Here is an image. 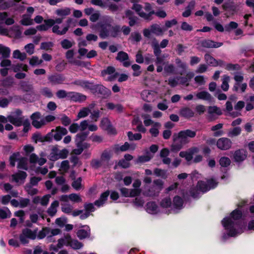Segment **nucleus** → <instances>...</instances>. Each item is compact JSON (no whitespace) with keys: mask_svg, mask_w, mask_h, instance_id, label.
<instances>
[{"mask_svg":"<svg viewBox=\"0 0 254 254\" xmlns=\"http://www.w3.org/2000/svg\"><path fill=\"white\" fill-rule=\"evenodd\" d=\"M161 127V125L158 122H155L152 127L149 130L150 133L153 136H157L159 133V129Z\"/></svg>","mask_w":254,"mask_h":254,"instance_id":"46","label":"nucleus"},{"mask_svg":"<svg viewBox=\"0 0 254 254\" xmlns=\"http://www.w3.org/2000/svg\"><path fill=\"white\" fill-rule=\"evenodd\" d=\"M86 99V96L81 93L75 92H68V100L74 102H82L85 101Z\"/></svg>","mask_w":254,"mask_h":254,"instance_id":"17","label":"nucleus"},{"mask_svg":"<svg viewBox=\"0 0 254 254\" xmlns=\"http://www.w3.org/2000/svg\"><path fill=\"white\" fill-rule=\"evenodd\" d=\"M72 249L74 250H78L81 248L83 247V244L79 242L76 239H73L71 238V241L70 242L69 246Z\"/></svg>","mask_w":254,"mask_h":254,"instance_id":"48","label":"nucleus"},{"mask_svg":"<svg viewBox=\"0 0 254 254\" xmlns=\"http://www.w3.org/2000/svg\"><path fill=\"white\" fill-rule=\"evenodd\" d=\"M48 79L53 84H62L64 80V78L60 74H54L50 76Z\"/></svg>","mask_w":254,"mask_h":254,"instance_id":"31","label":"nucleus"},{"mask_svg":"<svg viewBox=\"0 0 254 254\" xmlns=\"http://www.w3.org/2000/svg\"><path fill=\"white\" fill-rule=\"evenodd\" d=\"M95 104L94 103H91L88 107L83 108L79 112L77 115L78 119L83 118L87 117L91 112L93 109L94 108Z\"/></svg>","mask_w":254,"mask_h":254,"instance_id":"21","label":"nucleus"},{"mask_svg":"<svg viewBox=\"0 0 254 254\" xmlns=\"http://www.w3.org/2000/svg\"><path fill=\"white\" fill-rule=\"evenodd\" d=\"M241 132V128L240 127H236L229 130L228 132V136L230 137H233L239 135Z\"/></svg>","mask_w":254,"mask_h":254,"instance_id":"55","label":"nucleus"},{"mask_svg":"<svg viewBox=\"0 0 254 254\" xmlns=\"http://www.w3.org/2000/svg\"><path fill=\"white\" fill-rule=\"evenodd\" d=\"M196 98L199 100H202L206 101H211L212 96L209 93L205 91H201L197 92L195 94Z\"/></svg>","mask_w":254,"mask_h":254,"instance_id":"25","label":"nucleus"},{"mask_svg":"<svg viewBox=\"0 0 254 254\" xmlns=\"http://www.w3.org/2000/svg\"><path fill=\"white\" fill-rule=\"evenodd\" d=\"M163 187V182L160 180H156L148 190L143 192V195L147 196H153L157 195Z\"/></svg>","mask_w":254,"mask_h":254,"instance_id":"5","label":"nucleus"},{"mask_svg":"<svg viewBox=\"0 0 254 254\" xmlns=\"http://www.w3.org/2000/svg\"><path fill=\"white\" fill-rule=\"evenodd\" d=\"M56 13L57 15L61 17L59 18H62L63 21L66 16L68 15L70 13V9L67 7L59 8L56 10Z\"/></svg>","mask_w":254,"mask_h":254,"instance_id":"35","label":"nucleus"},{"mask_svg":"<svg viewBox=\"0 0 254 254\" xmlns=\"http://www.w3.org/2000/svg\"><path fill=\"white\" fill-rule=\"evenodd\" d=\"M60 27L58 25H54L52 28L53 32L57 34L58 35L64 34L68 29V26L64 27L62 30H60Z\"/></svg>","mask_w":254,"mask_h":254,"instance_id":"51","label":"nucleus"},{"mask_svg":"<svg viewBox=\"0 0 254 254\" xmlns=\"http://www.w3.org/2000/svg\"><path fill=\"white\" fill-rule=\"evenodd\" d=\"M230 80V77L226 75L222 77V83L221 84V88L223 90L226 91L229 89V82Z\"/></svg>","mask_w":254,"mask_h":254,"instance_id":"44","label":"nucleus"},{"mask_svg":"<svg viewBox=\"0 0 254 254\" xmlns=\"http://www.w3.org/2000/svg\"><path fill=\"white\" fill-rule=\"evenodd\" d=\"M20 153L19 152H16L12 154L9 158L10 164L11 166L13 167L15 165V162L16 161L19 162V159H20Z\"/></svg>","mask_w":254,"mask_h":254,"instance_id":"53","label":"nucleus"},{"mask_svg":"<svg viewBox=\"0 0 254 254\" xmlns=\"http://www.w3.org/2000/svg\"><path fill=\"white\" fill-rule=\"evenodd\" d=\"M87 136V134L85 133H78L76 135L75 142L76 143L77 147L80 146V144L83 141H84Z\"/></svg>","mask_w":254,"mask_h":254,"instance_id":"50","label":"nucleus"},{"mask_svg":"<svg viewBox=\"0 0 254 254\" xmlns=\"http://www.w3.org/2000/svg\"><path fill=\"white\" fill-rule=\"evenodd\" d=\"M27 177V174L25 172L20 171L17 173L13 174L12 176L13 181L16 183L21 184L24 183V180Z\"/></svg>","mask_w":254,"mask_h":254,"instance_id":"24","label":"nucleus"},{"mask_svg":"<svg viewBox=\"0 0 254 254\" xmlns=\"http://www.w3.org/2000/svg\"><path fill=\"white\" fill-rule=\"evenodd\" d=\"M217 147L223 150L230 149L232 146V141L226 137H222L218 139L216 142Z\"/></svg>","mask_w":254,"mask_h":254,"instance_id":"12","label":"nucleus"},{"mask_svg":"<svg viewBox=\"0 0 254 254\" xmlns=\"http://www.w3.org/2000/svg\"><path fill=\"white\" fill-rule=\"evenodd\" d=\"M62 22V18H56L55 20L48 19L44 20V23L37 26L36 28L40 31H46L55 23L60 24Z\"/></svg>","mask_w":254,"mask_h":254,"instance_id":"9","label":"nucleus"},{"mask_svg":"<svg viewBox=\"0 0 254 254\" xmlns=\"http://www.w3.org/2000/svg\"><path fill=\"white\" fill-rule=\"evenodd\" d=\"M122 195L126 197H133L139 195V191L136 189H129L126 188H122L120 189Z\"/></svg>","mask_w":254,"mask_h":254,"instance_id":"16","label":"nucleus"},{"mask_svg":"<svg viewBox=\"0 0 254 254\" xmlns=\"http://www.w3.org/2000/svg\"><path fill=\"white\" fill-rule=\"evenodd\" d=\"M59 202L57 200L53 201L48 209V213L49 215L53 216L57 211V207L59 206Z\"/></svg>","mask_w":254,"mask_h":254,"instance_id":"41","label":"nucleus"},{"mask_svg":"<svg viewBox=\"0 0 254 254\" xmlns=\"http://www.w3.org/2000/svg\"><path fill=\"white\" fill-rule=\"evenodd\" d=\"M37 236V232L25 228L22 230L19 236V239L22 244L25 245L29 243V239L34 240Z\"/></svg>","mask_w":254,"mask_h":254,"instance_id":"7","label":"nucleus"},{"mask_svg":"<svg viewBox=\"0 0 254 254\" xmlns=\"http://www.w3.org/2000/svg\"><path fill=\"white\" fill-rule=\"evenodd\" d=\"M13 57L23 61L26 58V55L24 53H21L19 50H16L13 51Z\"/></svg>","mask_w":254,"mask_h":254,"instance_id":"56","label":"nucleus"},{"mask_svg":"<svg viewBox=\"0 0 254 254\" xmlns=\"http://www.w3.org/2000/svg\"><path fill=\"white\" fill-rule=\"evenodd\" d=\"M67 133V130L65 128L58 127H56L55 133L54 134V138L57 141L62 139L63 136Z\"/></svg>","mask_w":254,"mask_h":254,"instance_id":"22","label":"nucleus"},{"mask_svg":"<svg viewBox=\"0 0 254 254\" xmlns=\"http://www.w3.org/2000/svg\"><path fill=\"white\" fill-rule=\"evenodd\" d=\"M84 213L82 214L80 218L81 219H85L87 218L90 214L91 212L94 211L95 208L92 203H86L84 204Z\"/></svg>","mask_w":254,"mask_h":254,"instance_id":"23","label":"nucleus"},{"mask_svg":"<svg viewBox=\"0 0 254 254\" xmlns=\"http://www.w3.org/2000/svg\"><path fill=\"white\" fill-rule=\"evenodd\" d=\"M10 53V50L9 48L0 44V54H1L3 57H8L9 56Z\"/></svg>","mask_w":254,"mask_h":254,"instance_id":"64","label":"nucleus"},{"mask_svg":"<svg viewBox=\"0 0 254 254\" xmlns=\"http://www.w3.org/2000/svg\"><path fill=\"white\" fill-rule=\"evenodd\" d=\"M138 0H131V2L133 3L132 8L134 9L138 14L141 17L145 19H150V17L152 13L151 12V6L149 4H146L144 8V11L141 5L136 3Z\"/></svg>","mask_w":254,"mask_h":254,"instance_id":"4","label":"nucleus"},{"mask_svg":"<svg viewBox=\"0 0 254 254\" xmlns=\"http://www.w3.org/2000/svg\"><path fill=\"white\" fill-rule=\"evenodd\" d=\"M14 23V20L12 17L9 16L8 13L6 12H0V34L2 35H8V29L2 26L3 24L11 25Z\"/></svg>","mask_w":254,"mask_h":254,"instance_id":"3","label":"nucleus"},{"mask_svg":"<svg viewBox=\"0 0 254 254\" xmlns=\"http://www.w3.org/2000/svg\"><path fill=\"white\" fill-rule=\"evenodd\" d=\"M207 118L212 121L216 120L218 116L222 114L221 109L217 106H209L207 109Z\"/></svg>","mask_w":254,"mask_h":254,"instance_id":"10","label":"nucleus"},{"mask_svg":"<svg viewBox=\"0 0 254 254\" xmlns=\"http://www.w3.org/2000/svg\"><path fill=\"white\" fill-rule=\"evenodd\" d=\"M204 58L206 62L210 65L216 66L219 65H222L223 62L222 61H216L210 54H205L204 56Z\"/></svg>","mask_w":254,"mask_h":254,"instance_id":"28","label":"nucleus"},{"mask_svg":"<svg viewBox=\"0 0 254 254\" xmlns=\"http://www.w3.org/2000/svg\"><path fill=\"white\" fill-rule=\"evenodd\" d=\"M150 27L152 33L158 36L163 35L164 32V30L161 27V26L157 24H154L152 25Z\"/></svg>","mask_w":254,"mask_h":254,"instance_id":"42","label":"nucleus"},{"mask_svg":"<svg viewBox=\"0 0 254 254\" xmlns=\"http://www.w3.org/2000/svg\"><path fill=\"white\" fill-rule=\"evenodd\" d=\"M226 110L229 112L230 115L233 117H236L240 115L239 112L236 111L235 112H231L233 110V105L230 101H228L226 103Z\"/></svg>","mask_w":254,"mask_h":254,"instance_id":"45","label":"nucleus"},{"mask_svg":"<svg viewBox=\"0 0 254 254\" xmlns=\"http://www.w3.org/2000/svg\"><path fill=\"white\" fill-rule=\"evenodd\" d=\"M32 125L36 128H40L45 124V121L40 119V114L35 112L31 116Z\"/></svg>","mask_w":254,"mask_h":254,"instance_id":"15","label":"nucleus"},{"mask_svg":"<svg viewBox=\"0 0 254 254\" xmlns=\"http://www.w3.org/2000/svg\"><path fill=\"white\" fill-rule=\"evenodd\" d=\"M11 213L9 209L6 207L0 208V218L5 219L10 217Z\"/></svg>","mask_w":254,"mask_h":254,"instance_id":"58","label":"nucleus"},{"mask_svg":"<svg viewBox=\"0 0 254 254\" xmlns=\"http://www.w3.org/2000/svg\"><path fill=\"white\" fill-rule=\"evenodd\" d=\"M30 161L32 163H38L39 165H43L46 162V159L44 158H39L35 154H32L30 157Z\"/></svg>","mask_w":254,"mask_h":254,"instance_id":"36","label":"nucleus"},{"mask_svg":"<svg viewBox=\"0 0 254 254\" xmlns=\"http://www.w3.org/2000/svg\"><path fill=\"white\" fill-rule=\"evenodd\" d=\"M68 154V151L66 149L60 150L58 149V146H54L52 149L51 152L49 156L50 160L52 161H56L60 159L65 158Z\"/></svg>","mask_w":254,"mask_h":254,"instance_id":"6","label":"nucleus"},{"mask_svg":"<svg viewBox=\"0 0 254 254\" xmlns=\"http://www.w3.org/2000/svg\"><path fill=\"white\" fill-rule=\"evenodd\" d=\"M74 84L80 86L83 88L87 89H92L94 86L92 83L85 80H79L74 82Z\"/></svg>","mask_w":254,"mask_h":254,"instance_id":"40","label":"nucleus"},{"mask_svg":"<svg viewBox=\"0 0 254 254\" xmlns=\"http://www.w3.org/2000/svg\"><path fill=\"white\" fill-rule=\"evenodd\" d=\"M247 156V153L244 149L236 150L234 154V159L237 162H241L245 160Z\"/></svg>","mask_w":254,"mask_h":254,"instance_id":"19","label":"nucleus"},{"mask_svg":"<svg viewBox=\"0 0 254 254\" xmlns=\"http://www.w3.org/2000/svg\"><path fill=\"white\" fill-rule=\"evenodd\" d=\"M74 43L73 41H70L67 39H64L61 42L62 47L65 49L70 48Z\"/></svg>","mask_w":254,"mask_h":254,"instance_id":"63","label":"nucleus"},{"mask_svg":"<svg viewBox=\"0 0 254 254\" xmlns=\"http://www.w3.org/2000/svg\"><path fill=\"white\" fill-rule=\"evenodd\" d=\"M71 236L67 234L64 236V237L58 240L57 247L58 248L61 249L64 246L69 247L70 245V242L71 241Z\"/></svg>","mask_w":254,"mask_h":254,"instance_id":"26","label":"nucleus"},{"mask_svg":"<svg viewBox=\"0 0 254 254\" xmlns=\"http://www.w3.org/2000/svg\"><path fill=\"white\" fill-rule=\"evenodd\" d=\"M110 193L109 191H106L103 193L99 199L97 200H96L94 204L95 205L97 206L98 207H100L103 205V204L105 203V202L107 199V198L109 195Z\"/></svg>","mask_w":254,"mask_h":254,"instance_id":"37","label":"nucleus"},{"mask_svg":"<svg viewBox=\"0 0 254 254\" xmlns=\"http://www.w3.org/2000/svg\"><path fill=\"white\" fill-rule=\"evenodd\" d=\"M241 216V210L238 208L234 210L229 216L225 217L222 220V224L227 232V234L222 236L224 240L229 237L237 236L245 230L252 231L254 229V220L250 221L246 227L242 225L240 220Z\"/></svg>","mask_w":254,"mask_h":254,"instance_id":"1","label":"nucleus"},{"mask_svg":"<svg viewBox=\"0 0 254 254\" xmlns=\"http://www.w3.org/2000/svg\"><path fill=\"white\" fill-rule=\"evenodd\" d=\"M73 210L71 205L65 203L62 204V210L65 213L70 214Z\"/></svg>","mask_w":254,"mask_h":254,"instance_id":"62","label":"nucleus"},{"mask_svg":"<svg viewBox=\"0 0 254 254\" xmlns=\"http://www.w3.org/2000/svg\"><path fill=\"white\" fill-rule=\"evenodd\" d=\"M12 69L15 72H17L20 71H27L28 69V67L25 64H19L13 65L12 66Z\"/></svg>","mask_w":254,"mask_h":254,"instance_id":"47","label":"nucleus"},{"mask_svg":"<svg viewBox=\"0 0 254 254\" xmlns=\"http://www.w3.org/2000/svg\"><path fill=\"white\" fill-rule=\"evenodd\" d=\"M69 168V162L67 160H64L62 162L59 170L62 173L66 172Z\"/></svg>","mask_w":254,"mask_h":254,"instance_id":"61","label":"nucleus"},{"mask_svg":"<svg viewBox=\"0 0 254 254\" xmlns=\"http://www.w3.org/2000/svg\"><path fill=\"white\" fill-rule=\"evenodd\" d=\"M116 60L123 63V64L125 67H128L130 65V63L128 61V56L127 53L124 52H120L118 53L116 57Z\"/></svg>","mask_w":254,"mask_h":254,"instance_id":"18","label":"nucleus"},{"mask_svg":"<svg viewBox=\"0 0 254 254\" xmlns=\"http://www.w3.org/2000/svg\"><path fill=\"white\" fill-rule=\"evenodd\" d=\"M141 39V36L140 34L137 32H134L131 34L129 40L132 42H139Z\"/></svg>","mask_w":254,"mask_h":254,"instance_id":"57","label":"nucleus"},{"mask_svg":"<svg viewBox=\"0 0 254 254\" xmlns=\"http://www.w3.org/2000/svg\"><path fill=\"white\" fill-rule=\"evenodd\" d=\"M95 88L97 92L104 96H108L110 94V91L102 85H96Z\"/></svg>","mask_w":254,"mask_h":254,"instance_id":"43","label":"nucleus"},{"mask_svg":"<svg viewBox=\"0 0 254 254\" xmlns=\"http://www.w3.org/2000/svg\"><path fill=\"white\" fill-rule=\"evenodd\" d=\"M112 155V151L110 150H105L101 155V159L103 162L108 161L111 157Z\"/></svg>","mask_w":254,"mask_h":254,"instance_id":"59","label":"nucleus"},{"mask_svg":"<svg viewBox=\"0 0 254 254\" xmlns=\"http://www.w3.org/2000/svg\"><path fill=\"white\" fill-rule=\"evenodd\" d=\"M155 93L151 90H143L141 94L142 98L147 102H150L153 100Z\"/></svg>","mask_w":254,"mask_h":254,"instance_id":"30","label":"nucleus"},{"mask_svg":"<svg viewBox=\"0 0 254 254\" xmlns=\"http://www.w3.org/2000/svg\"><path fill=\"white\" fill-rule=\"evenodd\" d=\"M43 60L36 56H33L29 60V64L32 66H36L42 64Z\"/></svg>","mask_w":254,"mask_h":254,"instance_id":"60","label":"nucleus"},{"mask_svg":"<svg viewBox=\"0 0 254 254\" xmlns=\"http://www.w3.org/2000/svg\"><path fill=\"white\" fill-rule=\"evenodd\" d=\"M170 151L167 148H163L160 151V157L162 158L163 163L165 164L169 165L171 163V160L168 157Z\"/></svg>","mask_w":254,"mask_h":254,"instance_id":"27","label":"nucleus"},{"mask_svg":"<svg viewBox=\"0 0 254 254\" xmlns=\"http://www.w3.org/2000/svg\"><path fill=\"white\" fill-rule=\"evenodd\" d=\"M223 127L222 124H218L215 126H213L211 127V130L212 131H215L214 133V135L215 136H218L221 135L223 133V131L222 130H218L222 128Z\"/></svg>","mask_w":254,"mask_h":254,"instance_id":"54","label":"nucleus"},{"mask_svg":"<svg viewBox=\"0 0 254 254\" xmlns=\"http://www.w3.org/2000/svg\"><path fill=\"white\" fill-rule=\"evenodd\" d=\"M160 205L163 208H170V210L172 211V203L169 196L163 198L160 202Z\"/></svg>","mask_w":254,"mask_h":254,"instance_id":"38","label":"nucleus"},{"mask_svg":"<svg viewBox=\"0 0 254 254\" xmlns=\"http://www.w3.org/2000/svg\"><path fill=\"white\" fill-rule=\"evenodd\" d=\"M50 197L51 195L49 194L45 195L41 198L39 196L35 197L33 201L35 203H40L41 205L46 206L48 204Z\"/></svg>","mask_w":254,"mask_h":254,"instance_id":"34","label":"nucleus"},{"mask_svg":"<svg viewBox=\"0 0 254 254\" xmlns=\"http://www.w3.org/2000/svg\"><path fill=\"white\" fill-rule=\"evenodd\" d=\"M90 235V228L88 226H84L77 232V235L80 239H85Z\"/></svg>","mask_w":254,"mask_h":254,"instance_id":"29","label":"nucleus"},{"mask_svg":"<svg viewBox=\"0 0 254 254\" xmlns=\"http://www.w3.org/2000/svg\"><path fill=\"white\" fill-rule=\"evenodd\" d=\"M180 114L185 118H192L194 115V112L188 107L182 108L180 111Z\"/></svg>","mask_w":254,"mask_h":254,"instance_id":"33","label":"nucleus"},{"mask_svg":"<svg viewBox=\"0 0 254 254\" xmlns=\"http://www.w3.org/2000/svg\"><path fill=\"white\" fill-rule=\"evenodd\" d=\"M21 24L25 26L31 25L33 24V20L31 18V15H24L20 21Z\"/></svg>","mask_w":254,"mask_h":254,"instance_id":"52","label":"nucleus"},{"mask_svg":"<svg viewBox=\"0 0 254 254\" xmlns=\"http://www.w3.org/2000/svg\"><path fill=\"white\" fill-rule=\"evenodd\" d=\"M23 117H17L13 115H9L7 116V122L14 126H20L22 125Z\"/></svg>","mask_w":254,"mask_h":254,"instance_id":"32","label":"nucleus"},{"mask_svg":"<svg viewBox=\"0 0 254 254\" xmlns=\"http://www.w3.org/2000/svg\"><path fill=\"white\" fill-rule=\"evenodd\" d=\"M145 209L147 213L150 214H157L161 212L160 207L154 201H150L146 203Z\"/></svg>","mask_w":254,"mask_h":254,"instance_id":"13","label":"nucleus"},{"mask_svg":"<svg viewBox=\"0 0 254 254\" xmlns=\"http://www.w3.org/2000/svg\"><path fill=\"white\" fill-rule=\"evenodd\" d=\"M183 200L180 197L176 196L174 197L172 204V211L177 213L178 210L183 208Z\"/></svg>","mask_w":254,"mask_h":254,"instance_id":"20","label":"nucleus"},{"mask_svg":"<svg viewBox=\"0 0 254 254\" xmlns=\"http://www.w3.org/2000/svg\"><path fill=\"white\" fill-rule=\"evenodd\" d=\"M101 74L105 78L107 75H108L106 79L109 81L115 80L119 75L118 73L115 71V68L113 66L107 67L106 69L102 71Z\"/></svg>","mask_w":254,"mask_h":254,"instance_id":"11","label":"nucleus"},{"mask_svg":"<svg viewBox=\"0 0 254 254\" xmlns=\"http://www.w3.org/2000/svg\"><path fill=\"white\" fill-rule=\"evenodd\" d=\"M196 134V130L189 129L182 130L178 134H175L174 135L175 143H179V144H173L172 150L174 151L179 150L183 145L189 142L190 138H194Z\"/></svg>","mask_w":254,"mask_h":254,"instance_id":"2","label":"nucleus"},{"mask_svg":"<svg viewBox=\"0 0 254 254\" xmlns=\"http://www.w3.org/2000/svg\"><path fill=\"white\" fill-rule=\"evenodd\" d=\"M198 149L196 147L190 148L186 151H181L180 153V156L185 158L187 161H191L193 158V156L198 152Z\"/></svg>","mask_w":254,"mask_h":254,"instance_id":"14","label":"nucleus"},{"mask_svg":"<svg viewBox=\"0 0 254 254\" xmlns=\"http://www.w3.org/2000/svg\"><path fill=\"white\" fill-rule=\"evenodd\" d=\"M202 45L206 48H218L222 45L221 43H216L211 40H204L202 42Z\"/></svg>","mask_w":254,"mask_h":254,"instance_id":"39","label":"nucleus"},{"mask_svg":"<svg viewBox=\"0 0 254 254\" xmlns=\"http://www.w3.org/2000/svg\"><path fill=\"white\" fill-rule=\"evenodd\" d=\"M217 184L218 183L213 179L208 180L206 184L203 181H199L197 183V188L199 190L204 192L210 189H214Z\"/></svg>","mask_w":254,"mask_h":254,"instance_id":"8","label":"nucleus"},{"mask_svg":"<svg viewBox=\"0 0 254 254\" xmlns=\"http://www.w3.org/2000/svg\"><path fill=\"white\" fill-rule=\"evenodd\" d=\"M153 155L151 153L147 152L145 155L140 156L138 157L137 163H143L149 161Z\"/></svg>","mask_w":254,"mask_h":254,"instance_id":"49","label":"nucleus"}]
</instances>
